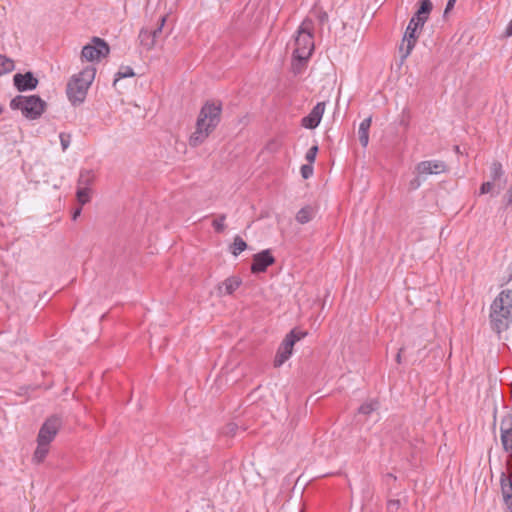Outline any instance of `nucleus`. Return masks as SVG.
<instances>
[{"label": "nucleus", "mask_w": 512, "mask_h": 512, "mask_svg": "<svg viewBox=\"0 0 512 512\" xmlns=\"http://www.w3.org/2000/svg\"><path fill=\"white\" fill-rule=\"evenodd\" d=\"M372 117L365 118L359 125L358 136L360 144L366 147L369 143V129L371 127Z\"/></svg>", "instance_id": "obj_20"}, {"label": "nucleus", "mask_w": 512, "mask_h": 512, "mask_svg": "<svg viewBox=\"0 0 512 512\" xmlns=\"http://www.w3.org/2000/svg\"><path fill=\"white\" fill-rule=\"evenodd\" d=\"M506 181H501V183H496L494 181L488 180L486 182H483L479 194H491L492 196L499 195L501 191L505 188Z\"/></svg>", "instance_id": "obj_17"}, {"label": "nucleus", "mask_w": 512, "mask_h": 512, "mask_svg": "<svg viewBox=\"0 0 512 512\" xmlns=\"http://www.w3.org/2000/svg\"><path fill=\"white\" fill-rule=\"evenodd\" d=\"M110 52L109 45L99 37H93L91 43L85 45L81 51V59L86 61H99Z\"/></svg>", "instance_id": "obj_7"}, {"label": "nucleus", "mask_w": 512, "mask_h": 512, "mask_svg": "<svg viewBox=\"0 0 512 512\" xmlns=\"http://www.w3.org/2000/svg\"><path fill=\"white\" fill-rule=\"evenodd\" d=\"M500 433L504 451L512 453V415H507L501 420Z\"/></svg>", "instance_id": "obj_10"}, {"label": "nucleus", "mask_w": 512, "mask_h": 512, "mask_svg": "<svg viewBox=\"0 0 512 512\" xmlns=\"http://www.w3.org/2000/svg\"><path fill=\"white\" fill-rule=\"evenodd\" d=\"M59 138L62 150L65 151L71 143V135L66 133H60Z\"/></svg>", "instance_id": "obj_34"}, {"label": "nucleus", "mask_w": 512, "mask_h": 512, "mask_svg": "<svg viewBox=\"0 0 512 512\" xmlns=\"http://www.w3.org/2000/svg\"><path fill=\"white\" fill-rule=\"evenodd\" d=\"M408 25H411L413 29H422V27L424 26L423 24H419L417 20H415L414 17H412L409 21V24Z\"/></svg>", "instance_id": "obj_38"}, {"label": "nucleus", "mask_w": 512, "mask_h": 512, "mask_svg": "<svg viewBox=\"0 0 512 512\" xmlns=\"http://www.w3.org/2000/svg\"><path fill=\"white\" fill-rule=\"evenodd\" d=\"M416 170L419 174L424 175L441 174L447 171V166L441 160H427L418 163Z\"/></svg>", "instance_id": "obj_12"}, {"label": "nucleus", "mask_w": 512, "mask_h": 512, "mask_svg": "<svg viewBox=\"0 0 512 512\" xmlns=\"http://www.w3.org/2000/svg\"><path fill=\"white\" fill-rule=\"evenodd\" d=\"M63 425V420L58 415H52L48 417L45 422L40 427L37 436V442H42L43 444H50L58 431Z\"/></svg>", "instance_id": "obj_8"}, {"label": "nucleus", "mask_w": 512, "mask_h": 512, "mask_svg": "<svg viewBox=\"0 0 512 512\" xmlns=\"http://www.w3.org/2000/svg\"><path fill=\"white\" fill-rule=\"evenodd\" d=\"M306 335L307 331H304L298 327L292 329L288 334H286L276 352L274 358V367L282 366L292 355L293 347L296 342L303 339Z\"/></svg>", "instance_id": "obj_5"}, {"label": "nucleus", "mask_w": 512, "mask_h": 512, "mask_svg": "<svg viewBox=\"0 0 512 512\" xmlns=\"http://www.w3.org/2000/svg\"><path fill=\"white\" fill-rule=\"evenodd\" d=\"M400 507V501L399 500H389L387 503V509L390 512L398 510Z\"/></svg>", "instance_id": "obj_36"}, {"label": "nucleus", "mask_w": 512, "mask_h": 512, "mask_svg": "<svg viewBox=\"0 0 512 512\" xmlns=\"http://www.w3.org/2000/svg\"><path fill=\"white\" fill-rule=\"evenodd\" d=\"M317 152H318V146L317 145H314L312 146L306 153L305 155V159L310 163L312 164L315 159H316V155H317Z\"/></svg>", "instance_id": "obj_33"}, {"label": "nucleus", "mask_w": 512, "mask_h": 512, "mask_svg": "<svg viewBox=\"0 0 512 512\" xmlns=\"http://www.w3.org/2000/svg\"><path fill=\"white\" fill-rule=\"evenodd\" d=\"M512 319V290H503L491 304L490 320Z\"/></svg>", "instance_id": "obj_6"}, {"label": "nucleus", "mask_w": 512, "mask_h": 512, "mask_svg": "<svg viewBox=\"0 0 512 512\" xmlns=\"http://www.w3.org/2000/svg\"><path fill=\"white\" fill-rule=\"evenodd\" d=\"M225 219L226 215L222 214L212 222V226L214 227L216 232L221 233L225 230Z\"/></svg>", "instance_id": "obj_30"}, {"label": "nucleus", "mask_w": 512, "mask_h": 512, "mask_svg": "<svg viewBox=\"0 0 512 512\" xmlns=\"http://www.w3.org/2000/svg\"><path fill=\"white\" fill-rule=\"evenodd\" d=\"M246 248H247L246 242L240 236H235L233 243L230 246V252L234 256H238L241 252L246 250Z\"/></svg>", "instance_id": "obj_25"}, {"label": "nucleus", "mask_w": 512, "mask_h": 512, "mask_svg": "<svg viewBox=\"0 0 512 512\" xmlns=\"http://www.w3.org/2000/svg\"><path fill=\"white\" fill-rule=\"evenodd\" d=\"M501 490L505 503L511 507L512 506V480L507 477L505 473H502L501 479Z\"/></svg>", "instance_id": "obj_18"}, {"label": "nucleus", "mask_w": 512, "mask_h": 512, "mask_svg": "<svg viewBox=\"0 0 512 512\" xmlns=\"http://www.w3.org/2000/svg\"><path fill=\"white\" fill-rule=\"evenodd\" d=\"M506 466H507L509 473L512 475V452L510 453V455L507 458Z\"/></svg>", "instance_id": "obj_40"}, {"label": "nucleus", "mask_w": 512, "mask_h": 512, "mask_svg": "<svg viewBox=\"0 0 512 512\" xmlns=\"http://www.w3.org/2000/svg\"><path fill=\"white\" fill-rule=\"evenodd\" d=\"M10 107L14 110H21L26 118L37 119L44 112L46 103L36 95H19L11 100Z\"/></svg>", "instance_id": "obj_4"}, {"label": "nucleus", "mask_w": 512, "mask_h": 512, "mask_svg": "<svg viewBox=\"0 0 512 512\" xmlns=\"http://www.w3.org/2000/svg\"><path fill=\"white\" fill-rule=\"evenodd\" d=\"M419 4V8L413 17L418 21L419 24L424 25L433 9V4L430 0H422Z\"/></svg>", "instance_id": "obj_16"}, {"label": "nucleus", "mask_w": 512, "mask_h": 512, "mask_svg": "<svg viewBox=\"0 0 512 512\" xmlns=\"http://www.w3.org/2000/svg\"><path fill=\"white\" fill-rule=\"evenodd\" d=\"M417 30L413 29L411 25H408L404 33L402 43L399 47L402 60L406 59L412 52L418 36L416 35Z\"/></svg>", "instance_id": "obj_11"}, {"label": "nucleus", "mask_w": 512, "mask_h": 512, "mask_svg": "<svg viewBox=\"0 0 512 512\" xmlns=\"http://www.w3.org/2000/svg\"><path fill=\"white\" fill-rule=\"evenodd\" d=\"M81 214V208H78L73 213V220L77 219V217Z\"/></svg>", "instance_id": "obj_44"}, {"label": "nucleus", "mask_w": 512, "mask_h": 512, "mask_svg": "<svg viewBox=\"0 0 512 512\" xmlns=\"http://www.w3.org/2000/svg\"><path fill=\"white\" fill-rule=\"evenodd\" d=\"M241 284L242 280L240 277H228L217 286V294L220 297L232 295L240 287Z\"/></svg>", "instance_id": "obj_15"}, {"label": "nucleus", "mask_w": 512, "mask_h": 512, "mask_svg": "<svg viewBox=\"0 0 512 512\" xmlns=\"http://www.w3.org/2000/svg\"><path fill=\"white\" fill-rule=\"evenodd\" d=\"M77 200L81 205H85L91 199V188H84L77 186L76 192Z\"/></svg>", "instance_id": "obj_28"}, {"label": "nucleus", "mask_w": 512, "mask_h": 512, "mask_svg": "<svg viewBox=\"0 0 512 512\" xmlns=\"http://www.w3.org/2000/svg\"><path fill=\"white\" fill-rule=\"evenodd\" d=\"M387 477H389V478H392V479L396 480V476H395V475H393L392 473H388V474H387Z\"/></svg>", "instance_id": "obj_46"}, {"label": "nucleus", "mask_w": 512, "mask_h": 512, "mask_svg": "<svg viewBox=\"0 0 512 512\" xmlns=\"http://www.w3.org/2000/svg\"><path fill=\"white\" fill-rule=\"evenodd\" d=\"M494 324V326L492 327L493 330H496L497 332L500 331V328H508V322H503V321H500V322H492Z\"/></svg>", "instance_id": "obj_37"}, {"label": "nucleus", "mask_w": 512, "mask_h": 512, "mask_svg": "<svg viewBox=\"0 0 512 512\" xmlns=\"http://www.w3.org/2000/svg\"><path fill=\"white\" fill-rule=\"evenodd\" d=\"M96 74L93 66L85 67L81 72L72 76L67 84V96L73 105L84 102L87 91L92 84Z\"/></svg>", "instance_id": "obj_2"}, {"label": "nucleus", "mask_w": 512, "mask_h": 512, "mask_svg": "<svg viewBox=\"0 0 512 512\" xmlns=\"http://www.w3.org/2000/svg\"><path fill=\"white\" fill-rule=\"evenodd\" d=\"M15 68L14 61L0 54V76L10 73Z\"/></svg>", "instance_id": "obj_27"}, {"label": "nucleus", "mask_w": 512, "mask_h": 512, "mask_svg": "<svg viewBox=\"0 0 512 512\" xmlns=\"http://www.w3.org/2000/svg\"><path fill=\"white\" fill-rule=\"evenodd\" d=\"M313 21L305 19L297 30L294 40L293 57L299 61H306L314 50Z\"/></svg>", "instance_id": "obj_3"}, {"label": "nucleus", "mask_w": 512, "mask_h": 512, "mask_svg": "<svg viewBox=\"0 0 512 512\" xmlns=\"http://www.w3.org/2000/svg\"><path fill=\"white\" fill-rule=\"evenodd\" d=\"M165 22H166V16H161V18L159 19L158 26L155 29H149L151 34H153V35L155 34V41L156 42H157V38L162 33V30H163V27L165 25Z\"/></svg>", "instance_id": "obj_32"}, {"label": "nucleus", "mask_w": 512, "mask_h": 512, "mask_svg": "<svg viewBox=\"0 0 512 512\" xmlns=\"http://www.w3.org/2000/svg\"><path fill=\"white\" fill-rule=\"evenodd\" d=\"M221 101H206L198 114L195 131L189 137V145L198 147L203 144L221 121Z\"/></svg>", "instance_id": "obj_1"}, {"label": "nucleus", "mask_w": 512, "mask_h": 512, "mask_svg": "<svg viewBox=\"0 0 512 512\" xmlns=\"http://www.w3.org/2000/svg\"><path fill=\"white\" fill-rule=\"evenodd\" d=\"M402 351H403V348L399 349V352L396 355V361L398 363H401V353H402Z\"/></svg>", "instance_id": "obj_45"}, {"label": "nucleus", "mask_w": 512, "mask_h": 512, "mask_svg": "<svg viewBox=\"0 0 512 512\" xmlns=\"http://www.w3.org/2000/svg\"><path fill=\"white\" fill-rule=\"evenodd\" d=\"M135 75L133 69L130 66H122L119 71L116 73V77L114 80V85L121 78L133 77Z\"/></svg>", "instance_id": "obj_29"}, {"label": "nucleus", "mask_w": 512, "mask_h": 512, "mask_svg": "<svg viewBox=\"0 0 512 512\" xmlns=\"http://www.w3.org/2000/svg\"><path fill=\"white\" fill-rule=\"evenodd\" d=\"M379 408V402L376 399H372L363 403L358 408V413L363 415H370L372 412L376 411Z\"/></svg>", "instance_id": "obj_26"}, {"label": "nucleus", "mask_w": 512, "mask_h": 512, "mask_svg": "<svg viewBox=\"0 0 512 512\" xmlns=\"http://www.w3.org/2000/svg\"><path fill=\"white\" fill-rule=\"evenodd\" d=\"M238 430V425L234 422H230L228 424L225 425V427L223 428V431L222 433L226 436H235L236 435V432Z\"/></svg>", "instance_id": "obj_31"}, {"label": "nucleus", "mask_w": 512, "mask_h": 512, "mask_svg": "<svg viewBox=\"0 0 512 512\" xmlns=\"http://www.w3.org/2000/svg\"><path fill=\"white\" fill-rule=\"evenodd\" d=\"M507 205H510L512 203V189L510 188V190L507 192Z\"/></svg>", "instance_id": "obj_43"}, {"label": "nucleus", "mask_w": 512, "mask_h": 512, "mask_svg": "<svg viewBox=\"0 0 512 512\" xmlns=\"http://www.w3.org/2000/svg\"><path fill=\"white\" fill-rule=\"evenodd\" d=\"M274 262L275 258L271 254L270 250H263L253 256L251 272L254 274L265 272L270 265L274 264Z\"/></svg>", "instance_id": "obj_9"}, {"label": "nucleus", "mask_w": 512, "mask_h": 512, "mask_svg": "<svg viewBox=\"0 0 512 512\" xmlns=\"http://www.w3.org/2000/svg\"><path fill=\"white\" fill-rule=\"evenodd\" d=\"M13 82L18 91H27L37 87L38 79L31 72L17 73L13 76Z\"/></svg>", "instance_id": "obj_13"}, {"label": "nucleus", "mask_w": 512, "mask_h": 512, "mask_svg": "<svg viewBox=\"0 0 512 512\" xmlns=\"http://www.w3.org/2000/svg\"><path fill=\"white\" fill-rule=\"evenodd\" d=\"M420 186V182L418 179H414L410 182V187L412 189H417Z\"/></svg>", "instance_id": "obj_42"}, {"label": "nucleus", "mask_w": 512, "mask_h": 512, "mask_svg": "<svg viewBox=\"0 0 512 512\" xmlns=\"http://www.w3.org/2000/svg\"><path fill=\"white\" fill-rule=\"evenodd\" d=\"M139 43L142 47H144L146 50H152L155 45V34H151L150 30L147 28H142L138 35Z\"/></svg>", "instance_id": "obj_19"}, {"label": "nucleus", "mask_w": 512, "mask_h": 512, "mask_svg": "<svg viewBox=\"0 0 512 512\" xmlns=\"http://www.w3.org/2000/svg\"><path fill=\"white\" fill-rule=\"evenodd\" d=\"M313 174V167L311 164L308 165H302L301 167V175L304 179H308Z\"/></svg>", "instance_id": "obj_35"}, {"label": "nucleus", "mask_w": 512, "mask_h": 512, "mask_svg": "<svg viewBox=\"0 0 512 512\" xmlns=\"http://www.w3.org/2000/svg\"><path fill=\"white\" fill-rule=\"evenodd\" d=\"M505 35L507 37L512 36V20L509 22V24L506 28Z\"/></svg>", "instance_id": "obj_41"}, {"label": "nucleus", "mask_w": 512, "mask_h": 512, "mask_svg": "<svg viewBox=\"0 0 512 512\" xmlns=\"http://www.w3.org/2000/svg\"><path fill=\"white\" fill-rule=\"evenodd\" d=\"M315 215V211L311 206H305L301 208L296 214V221L300 224H306L310 222Z\"/></svg>", "instance_id": "obj_23"}, {"label": "nucleus", "mask_w": 512, "mask_h": 512, "mask_svg": "<svg viewBox=\"0 0 512 512\" xmlns=\"http://www.w3.org/2000/svg\"><path fill=\"white\" fill-rule=\"evenodd\" d=\"M490 180L496 183H501V181H506L507 179L504 177V170L502 168V164L498 161H494L490 166Z\"/></svg>", "instance_id": "obj_21"}, {"label": "nucleus", "mask_w": 512, "mask_h": 512, "mask_svg": "<svg viewBox=\"0 0 512 512\" xmlns=\"http://www.w3.org/2000/svg\"><path fill=\"white\" fill-rule=\"evenodd\" d=\"M95 180V174L92 170H81L78 180H77V186L78 187H84V188H90V186L94 183Z\"/></svg>", "instance_id": "obj_22"}, {"label": "nucleus", "mask_w": 512, "mask_h": 512, "mask_svg": "<svg viewBox=\"0 0 512 512\" xmlns=\"http://www.w3.org/2000/svg\"><path fill=\"white\" fill-rule=\"evenodd\" d=\"M324 111H325V103L324 102L317 103L313 107L311 112L302 119V125L308 129L316 128L322 119Z\"/></svg>", "instance_id": "obj_14"}, {"label": "nucleus", "mask_w": 512, "mask_h": 512, "mask_svg": "<svg viewBox=\"0 0 512 512\" xmlns=\"http://www.w3.org/2000/svg\"><path fill=\"white\" fill-rule=\"evenodd\" d=\"M455 2H456V0H448V2L446 4L445 11H444V14H447L450 10L453 9V7L455 5Z\"/></svg>", "instance_id": "obj_39"}, {"label": "nucleus", "mask_w": 512, "mask_h": 512, "mask_svg": "<svg viewBox=\"0 0 512 512\" xmlns=\"http://www.w3.org/2000/svg\"><path fill=\"white\" fill-rule=\"evenodd\" d=\"M49 452V444H43L42 442H37V448L33 454V461L36 463H41L46 458Z\"/></svg>", "instance_id": "obj_24"}]
</instances>
